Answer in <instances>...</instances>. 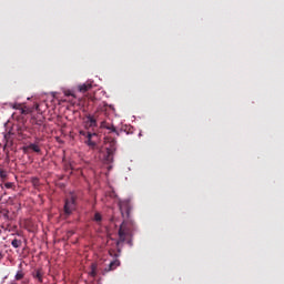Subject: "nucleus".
Returning a JSON list of instances; mask_svg holds the SVG:
<instances>
[{
	"mask_svg": "<svg viewBox=\"0 0 284 284\" xmlns=\"http://www.w3.org/2000/svg\"><path fill=\"white\" fill-rule=\"evenodd\" d=\"M120 213L122 215L123 222L120 224L118 235L119 240L116 241V246L122 243H126L129 246H132V240L134 239V232H136V224L132 220V204L130 201L124 200L119 202Z\"/></svg>",
	"mask_w": 284,
	"mask_h": 284,
	"instance_id": "1",
	"label": "nucleus"
},
{
	"mask_svg": "<svg viewBox=\"0 0 284 284\" xmlns=\"http://www.w3.org/2000/svg\"><path fill=\"white\" fill-rule=\"evenodd\" d=\"M104 143L106 145V161L112 162L114 152H116V140L114 138L105 136Z\"/></svg>",
	"mask_w": 284,
	"mask_h": 284,
	"instance_id": "2",
	"label": "nucleus"
},
{
	"mask_svg": "<svg viewBox=\"0 0 284 284\" xmlns=\"http://www.w3.org/2000/svg\"><path fill=\"white\" fill-rule=\"evenodd\" d=\"M77 195L72 194L70 197L65 200L63 211L65 216H71L73 212L77 210Z\"/></svg>",
	"mask_w": 284,
	"mask_h": 284,
	"instance_id": "3",
	"label": "nucleus"
},
{
	"mask_svg": "<svg viewBox=\"0 0 284 284\" xmlns=\"http://www.w3.org/2000/svg\"><path fill=\"white\" fill-rule=\"evenodd\" d=\"M98 141H99V134L98 133H92V132H88L87 133V141H85V145H88L89 148H92V150H94L98 145Z\"/></svg>",
	"mask_w": 284,
	"mask_h": 284,
	"instance_id": "4",
	"label": "nucleus"
},
{
	"mask_svg": "<svg viewBox=\"0 0 284 284\" xmlns=\"http://www.w3.org/2000/svg\"><path fill=\"white\" fill-rule=\"evenodd\" d=\"M100 128L102 130H109L110 133H114L119 136V131L116 130V126H114V124H110L105 121H102L101 124H100Z\"/></svg>",
	"mask_w": 284,
	"mask_h": 284,
	"instance_id": "5",
	"label": "nucleus"
},
{
	"mask_svg": "<svg viewBox=\"0 0 284 284\" xmlns=\"http://www.w3.org/2000/svg\"><path fill=\"white\" fill-rule=\"evenodd\" d=\"M87 119H88V121H87V125H89V128H98V115H97V113L95 114H88L87 115Z\"/></svg>",
	"mask_w": 284,
	"mask_h": 284,
	"instance_id": "6",
	"label": "nucleus"
},
{
	"mask_svg": "<svg viewBox=\"0 0 284 284\" xmlns=\"http://www.w3.org/2000/svg\"><path fill=\"white\" fill-rule=\"evenodd\" d=\"M93 84L92 82H85L83 84H79L78 85V90L79 92H81L82 94H85V92H89V90H92Z\"/></svg>",
	"mask_w": 284,
	"mask_h": 284,
	"instance_id": "7",
	"label": "nucleus"
},
{
	"mask_svg": "<svg viewBox=\"0 0 284 284\" xmlns=\"http://www.w3.org/2000/svg\"><path fill=\"white\" fill-rule=\"evenodd\" d=\"M121 266V261H119V258L113 260L109 266L106 268H104V272L109 273L112 272L114 270H116V267Z\"/></svg>",
	"mask_w": 284,
	"mask_h": 284,
	"instance_id": "8",
	"label": "nucleus"
},
{
	"mask_svg": "<svg viewBox=\"0 0 284 284\" xmlns=\"http://www.w3.org/2000/svg\"><path fill=\"white\" fill-rule=\"evenodd\" d=\"M24 150H32L33 152L40 153L41 148L38 144L31 143Z\"/></svg>",
	"mask_w": 284,
	"mask_h": 284,
	"instance_id": "9",
	"label": "nucleus"
},
{
	"mask_svg": "<svg viewBox=\"0 0 284 284\" xmlns=\"http://www.w3.org/2000/svg\"><path fill=\"white\" fill-rule=\"evenodd\" d=\"M93 221H94L97 224L101 225V222L103 221V216L101 215L100 212H95V213H94Z\"/></svg>",
	"mask_w": 284,
	"mask_h": 284,
	"instance_id": "10",
	"label": "nucleus"
},
{
	"mask_svg": "<svg viewBox=\"0 0 284 284\" xmlns=\"http://www.w3.org/2000/svg\"><path fill=\"white\" fill-rule=\"evenodd\" d=\"M11 245L13 248H20L22 246V241L14 239V240H12Z\"/></svg>",
	"mask_w": 284,
	"mask_h": 284,
	"instance_id": "11",
	"label": "nucleus"
},
{
	"mask_svg": "<svg viewBox=\"0 0 284 284\" xmlns=\"http://www.w3.org/2000/svg\"><path fill=\"white\" fill-rule=\"evenodd\" d=\"M26 274L22 270L18 271L16 276H14V280L16 281H22L24 278Z\"/></svg>",
	"mask_w": 284,
	"mask_h": 284,
	"instance_id": "12",
	"label": "nucleus"
},
{
	"mask_svg": "<svg viewBox=\"0 0 284 284\" xmlns=\"http://www.w3.org/2000/svg\"><path fill=\"white\" fill-rule=\"evenodd\" d=\"M0 179L2 182L7 181L8 180V172L0 169Z\"/></svg>",
	"mask_w": 284,
	"mask_h": 284,
	"instance_id": "13",
	"label": "nucleus"
},
{
	"mask_svg": "<svg viewBox=\"0 0 284 284\" xmlns=\"http://www.w3.org/2000/svg\"><path fill=\"white\" fill-rule=\"evenodd\" d=\"M32 125H43V120H38L36 118H31Z\"/></svg>",
	"mask_w": 284,
	"mask_h": 284,
	"instance_id": "14",
	"label": "nucleus"
},
{
	"mask_svg": "<svg viewBox=\"0 0 284 284\" xmlns=\"http://www.w3.org/2000/svg\"><path fill=\"white\" fill-rule=\"evenodd\" d=\"M31 183L34 187L40 186V179L39 178H31Z\"/></svg>",
	"mask_w": 284,
	"mask_h": 284,
	"instance_id": "15",
	"label": "nucleus"
},
{
	"mask_svg": "<svg viewBox=\"0 0 284 284\" xmlns=\"http://www.w3.org/2000/svg\"><path fill=\"white\" fill-rule=\"evenodd\" d=\"M90 275L92 277H97L98 276V271H97V265L95 264H92V270L90 272Z\"/></svg>",
	"mask_w": 284,
	"mask_h": 284,
	"instance_id": "16",
	"label": "nucleus"
},
{
	"mask_svg": "<svg viewBox=\"0 0 284 284\" xmlns=\"http://www.w3.org/2000/svg\"><path fill=\"white\" fill-rule=\"evenodd\" d=\"M64 95H65V97H73V99H77L75 93H74L73 91H71V90L64 91Z\"/></svg>",
	"mask_w": 284,
	"mask_h": 284,
	"instance_id": "17",
	"label": "nucleus"
},
{
	"mask_svg": "<svg viewBox=\"0 0 284 284\" xmlns=\"http://www.w3.org/2000/svg\"><path fill=\"white\" fill-rule=\"evenodd\" d=\"M36 278H38L40 283H43V277H42L41 271H37Z\"/></svg>",
	"mask_w": 284,
	"mask_h": 284,
	"instance_id": "18",
	"label": "nucleus"
},
{
	"mask_svg": "<svg viewBox=\"0 0 284 284\" xmlns=\"http://www.w3.org/2000/svg\"><path fill=\"white\" fill-rule=\"evenodd\" d=\"M10 108H12L13 110H21L22 105L19 103H10Z\"/></svg>",
	"mask_w": 284,
	"mask_h": 284,
	"instance_id": "19",
	"label": "nucleus"
},
{
	"mask_svg": "<svg viewBox=\"0 0 284 284\" xmlns=\"http://www.w3.org/2000/svg\"><path fill=\"white\" fill-rule=\"evenodd\" d=\"M13 186H14V183H12V182H7V183H4V187H6L7 190H11V189H13Z\"/></svg>",
	"mask_w": 284,
	"mask_h": 284,
	"instance_id": "20",
	"label": "nucleus"
},
{
	"mask_svg": "<svg viewBox=\"0 0 284 284\" xmlns=\"http://www.w3.org/2000/svg\"><path fill=\"white\" fill-rule=\"evenodd\" d=\"M79 133H80L81 136H87V138H88V134H89V132H87V131H81Z\"/></svg>",
	"mask_w": 284,
	"mask_h": 284,
	"instance_id": "21",
	"label": "nucleus"
},
{
	"mask_svg": "<svg viewBox=\"0 0 284 284\" xmlns=\"http://www.w3.org/2000/svg\"><path fill=\"white\" fill-rule=\"evenodd\" d=\"M109 255H110L111 257H118V256H119V255L114 254V251H109Z\"/></svg>",
	"mask_w": 284,
	"mask_h": 284,
	"instance_id": "22",
	"label": "nucleus"
}]
</instances>
